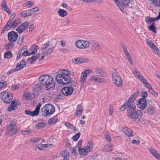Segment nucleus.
<instances>
[{
	"label": "nucleus",
	"mask_w": 160,
	"mask_h": 160,
	"mask_svg": "<svg viewBox=\"0 0 160 160\" xmlns=\"http://www.w3.org/2000/svg\"><path fill=\"white\" fill-rule=\"evenodd\" d=\"M138 97V92H137L132 95L128 101L124 103L120 108L122 111L127 109L128 116L137 122L139 121V118L142 115V112L141 111L136 110V107L134 101Z\"/></svg>",
	"instance_id": "f257e3e1"
},
{
	"label": "nucleus",
	"mask_w": 160,
	"mask_h": 160,
	"mask_svg": "<svg viewBox=\"0 0 160 160\" xmlns=\"http://www.w3.org/2000/svg\"><path fill=\"white\" fill-rule=\"evenodd\" d=\"M55 79L59 83L67 84L71 81V78L69 75H72L73 73L68 70L59 69L57 72Z\"/></svg>",
	"instance_id": "f03ea898"
},
{
	"label": "nucleus",
	"mask_w": 160,
	"mask_h": 160,
	"mask_svg": "<svg viewBox=\"0 0 160 160\" xmlns=\"http://www.w3.org/2000/svg\"><path fill=\"white\" fill-rule=\"evenodd\" d=\"M39 79L41 84L45 86V89L47 90H49L51 88L54 82L52 77L48 74L41 76Z\"/></svg>",
	"instance_id": "7ed1b4c3"
},
{
	"label": "nucleus",
	"mask_w": 160,
	"mask_h": 160,
	"mask_svg": "<svg viewBox=\"0 0 160 160\" xmlns=\"http://www.w3.org/2000/svg\"><path fill=\"white\" fill-rule=\"evenodd\" d=\"M55 111L54 106L50 104H47L44 105L41 109V113L42 116L49 117Z\"/></svg>",
	"instance_id": "20e7f679"
},
{
	"label": "nucleus",
	"mask_w": 160,
	"mask_h": 160,
	"mask_svg": "<svg viewBox=\"0 0 160 160\" xmlns=\"http://www.w3.org/2000/svg\"><path fill=\"white\" fill-rule=\"evenodd\" d=\"M16 121L13 119L10 121V124L7 127L6 134L9 136H12L16 133L17 128L16 125Z\"/></svg>",
	"instance_id": "39448f33"
},
{
	"label": "nucleus",
	"mask_w": 160,
	"mask_h": 160,
	"mask_svg": "<svg viewBox=\"0 0 160 160\" xmlns=\"http://www.w3.org/2000/svg\"><path fill=\"white\" fill-rule=\"evenodd\" d=\"M15 18L14 16L11 15L9 19V20L5 25L4 28H6L8 27L11 28H15L16 26L19 24L20 22V19L19 18L16 19L13 22L14 18Z\"/></svg>",
	"instance_id": "423d86ee"
},
{
	"label": "nucleus",
	"mask_w": 160,
	"mask_h": 160,
	"mask_svg": "<svg viewBox=\"0 0 160 160\" xmlns=\"http://www.w3.org/2000/svg\"><path fill=\"white\" fill-rule=\"evenodd\" d=\"M132 0H120L117 7L120 10L123 12L124 9L128 7H131L132 4Z\"/></svg>",
	"instance_id": "0eeeda50"
},
{
	"label": "nucleus",
	"mask_w": 160,
	"mask_h": 160,
	"mask_svg": "<svg viewBox=\"0 0 160 160\" xmlns=\"http://www.w3.org/2000/svg\"><path fill=\"white\" fill-rule=\"evenodd\" d=\"M75 45L78 48L80 49H86L90 45V42L84 40H78L75 43Z\"/></svg>",
	"instance_id": "6e6552de"
},
{
	"label": "nucleus",
	"mask_w": 160,
	"mask_h": 160,
	"mask_svg": "<svg viewBox=\"0 0 160 160\" xmlns=\"http://www.w3.org/2000/svg\"><path fill=\"white\" fill-rule=\"evenodd\" d=\"M1 94L2 99L5 103L9 104L12 101L13 97L10 92L5 91L2 92Z\"/></svg>",
	"instance_id": "1a4fd4ad"
},
{
	"label": "nucleus",
	"mask_w": 160,
	"mask_h": 160,
	"mask_svg": "<svg viewBox=\"0 0 160 160\" xmlns=\"http://www.w3.org/2000/svg\"><path fill=\"white\" fill-rule=\"evenodd\" d=\"M112 80L114 83L118 87H121L123 85V82L120 75L117 72L112 74Z\"/></svg>",
	"instance_id": "9d476101"
},
{
	"label": "nucleus",
	"mask_w": 160,
	"mask_h": 160,
	"mask_svg": "<svg viewBox=\"0 0 160 160\" xmlns=\"http://www.w3.org/2000/svg\"><path fill=\"white\" fill-rule=\"evenodd\" d=\"M41 106L40 103H38L33 111H31L29 110H27L25 111V113L27 115H30L32 117L38 115Z\"/></svg>",
	"instance_id": "9b49d317"
},
{
	"label": "nucleus",
	"mask_w": 160,
	"mask_h": 160,
	"mask_svg": "<svg viewBox=\"0 0 160 160\" xmlns=\"http://www.w3.org/2000/svg\"><path fill=\"white\" fill-rule=\"evenodd\" d=\"M18 36V34L14 31H11L8 33V39L11 43L15 42L16 41Z\"/></svg>",
	"instance_id": "f8f14e48"
},
{
	"label": "nucleus",
	"mask_w": 160,
	"mask_h": 160,
	"mask_svg": "<svg viewBox=\"0 0 160 160\" xmlns=\"http://www.w3.org/2000/svg\"><path fill=\"white\" fill-rule=\"evenodd\" d=\"M89 73L88 70H85L81 74L79 82L82 86H84L86 84V78L87 77V74Z\"/></svg>",
	"instance_id": "ddd939ff"
},
{
	"label": "nucleus",
	"mask_w": 160,
	"mask_h": 160,
	"mask_svg": "<svg viewBox=\"0 0 160 160\" xmlns=\"http://www.w3.org/2000/svg\"><path fill=\"white\" fill-rule=\"evenodd\" d=\"M137 104L138 108L141 110H144L147 106V101L146 99L141 98L138 102Z\"/></svg>",
	"instance_id": "4468645a"
},
{
	"label": "nucleus",
	"mask_w": 160,
	"mask_h": 160,
	"mask_svg": "<svg viewBox=\"0 0 160 160\" xmlns=\"http://www.w3.org/2000/svg\"><path fill=\"white\" fill-rule=\"evenodd\" d=\"M29 24V22H25L19 26L16 29V30L18 32V33L21 34L28 28Z\"/></svg>",
	"instance_id": "2eb2a0df"
},
{
	"label": "nucleus",
	"mask_w": 160,
	"mask_h": 160,
	"mask_svg": "<svg viewBox=\"0 0 160 160\" xmlns=\"http://www.w3.org/2000/svg\"><path fill=\"white\" fill-rule=\"evenodd\" d=\"M11 102V104L9 105L7 108L9 112L15 110L17 108V105H19L18 100L16 99H14Z\"/></svg>",
	"instance_id": "dca6fc26"
},
{
	"label": "nucleus",
	"mask_w": 160,
	"mask_h": 160,
	"mask_svg": "<svg viewBox=\"0 0 160 160\" xmlns=\"http://www.w3.org/2000/svg\"><path fill=\"white\" fill-rule=\"evenodd\" d=\"M73 90V88L72 87H65L62 89V92L65 96L70 95L72 93Z\"/></svg>",
	"instance_id": "f3484780"
},
{
	"label": "nucleus",
	"mask_w": 160,
	"mask_h": 160,
	"mask_svg": "<svg viewBox=\"0 0 160 160\" xmlns=\"http://www.w3.org/2000/svg\"><path fill=\"white\" fill-rule=\"evenodd\" d=\"M91 48L92 50L99 51L100 50L101 47L99 43L94 41H92L90 42Z\"/></svg>",
	"instance_id": "a211bd4d"
},
{
	"label": "nucleus",
	"mask_w": 160,
	"mask_h": 160,
	"mask_svg": "<svg viewBox=\"0 0 160 160\" xmlns=\"http://www.w3.org/2000/svg\"><path fill=\"white\" fill-rule=\"evenodd\" d=\"M88 62V59L86 58L79 57L74 59L72 62L75 64L87 63Z\"/></svg>",
	"instance_id": "6ab92c4d"
},
{
	"label": "nucleus",
	"mask_w": 160,
	"mask_h": 160,
	"mask_svg": "<svg viewBox=\"0 0 160 160\" xmlns=\"http://www.w3.org/2000/svg\"><path fill=\"white\" fill-rule=\"evenodd\" d=\"M123 132L128 137H132L133 136V132L132 130L127 127L124 128L123 130Z\"/></svg>",
	"instance_id": "aec40b11"
},
{
	"label": "nucleus",
	"mask_w": 160,
	"mask_h": 160,
	"mask_svg": "<svg viewBox=\"0 0 160 160\" xmlns=\"http://www.w3.org/2000/svg\"><path fill=\"white\" fill-rule=\"evenodd\" d=\"M26 66V62L24 60H23L17 64L16 68L17 70L19 71L23 68L24 67H25Z\"/></svg>",
	"instance_id": "412c9836"
},
{
	"label": "nucleus",
	"mask_w": 160,
	"mask_h": 160,
	"mask_svg": "<svg viewBox=\"0 0 160 160\" xmlns=\"http://www.w3.org/2000/svg\"><path fill=\"white\" fill-rule=\"evenodd\" d=\"M151 153L158 160L160 159V154L158 153L154 149L151 148L149 149Z\"/></svg>",
	"instance_id": "4be33fe9"
},
{
	"label": "nucleus",
	"mask_w": 160,
	"mask_h": 160,
	"mask_svg": "<svg viewBox=\"0 0 160 160\" xmlns=\"http://www.w3.org/2000/svg\"><path fill=\"white\" fill-rule=\"evenodd\" d=\"M151 153L158 160L160 159V154L158 153L154 149L151 148L149 149Z\"/></svg>",
	"instance_id": "5701e85b"
},
{
	"label": "nucleus",
	"mask_w": 160,
	"mask_h": 160,
	"mask_svg": "<svg viewBox=\"0 0 160 160\" xmlns=\"http://www.w3.org/2000/svg\"><path fill=\"white\" fill-rule=\"evenodd\" d=\"M155 108L152 105H148L147 108V113L148 115H152L154 112Z\"/></svg>",
	"instance_id": "b1692460"
},
{
	"label": "nucleus",
	"mask_w": 160,
	"mask_h": 160,
	"mask_svg": "<svg viewBox=\"0 0 160 160\" xmlns=\"http://www.w3.org/2000/svg\"><path fill=\"white\" fill-rule=\"evenodd\" d=\"M93 148V144L92 141L89 142L84 148L88 153L91 152Z\"/></svg>",
	"instance_id": "393cba45"
},
{
	"label": "nucleus",
	"mask_w": 160,
	"mask_h": 160,
	"mask_svg": "<svg viewBox=\"0 0 160 160\" xmlns=\"http://www.w3.org/2000/svg\"><path fill=\"white\" fill-rule=\"evenodd\" d=\"M64 124L66 127L69 128L72 130H73L74 131H78V129L75 126H73V125L71 124L69 122H65L64 123Z\"/></svg>",
	"instance_id": "a878e982"
},
{
	"label": "nucleus",
	"mask_w": 160,
	"mask_h": 160,
	"mask_svg": "<svg viewBox=\"0 0 160 160\" xmlns=\"http://www.w3.org/2000/svg\"><path fill=\"white\" fill-rule=\"evenodd\" d=\"M39 56V54H37L35 55L32 56L31 58L28 59L27 62L29 63L32 64L33 62Z\"/></svg>",
	"instance_id": "bb28decb"
},
{
	"label": "nucleus",
	"mask_w": 160,
	"mask_h": 160,
	"mask_svg": "<svg viewBox=\"0 0 160 160\" xmlns=\"http://www.w3.org/2000/svg\"><path fill=\"white\" fill-rule=\"evenodd\" d=\"M61 155L63 157V160H68L69 158V153L68 152L66 151H62L61 152Z\"/></svg>",
	"instance_id": "cd10ccee"
},
{
	"label": "nucleus",
	"mask_w": 160,
	"mask_h": 160,
	"mask_svg": "<svg viewBox=\"0 0 160 160\" xmlns=\"http://www.w3.org/2000/svg\"><path fill=\"white\" fill-rule=\"evenodd\" d=\"M82 107L81 105L80 104L78 105L77 108V113L76 114V116L79 117L82 113Z\"/></svg>",
	"instance_id": "c85d7f7f"
},
{
	"label": "nucleus",
	"mask_w": 160,
	"mask_h": 160,
	"mask_svg": "<svg viewBox=\"0 0 160 160\" xmlns=\"http://www.w3.org/2000/svg\"><path fill=\"white\" fill-rule=\"evenodd\" d=\"M22 98L24 99H31L32 98L31 95L26 90L25 91L22 95Z\"/></svg>",
	"instance_id": "c756f323"
},
{
	"label": "nucleus",
	"mask_w": 160,
	"mask_h": 160,
	"mask_svg": "<svg viewBox=\"0 0 160 160\" xmlns=\"http://www.w3.org/2000/svg\"><path fill=\"white\" fill-rule=\"evenodd\" d=\"M31 14V10L29 9L22 12L20 14L21 17L25 18L28 16H29Z\"/></svg>",
	"instance_id": "7c9ffc66"
},
{
	"label": "nucleus",
	"mask_w": 160,
	"mask_h": 160,
	"mask_svg": "<svg viewBox=\"0 0 160 160\" xmlns=\"http://www.w3.org/2000/svg\"><path fill=\"white\" fill-rule=\"evenodd\" d=\"M78 152L80 155L82 157H84L88 153L84 148L81 149L78 148Z\"/></svg>",
	"instance_id": "2f4dec72"
},
{
	"label": "nucleus",
	"mask_w": 160,
	"mask_h": 160,
	"mask_svg": "<svg viewBox=\"0 0 160 160\" xmlns=\"http://www.w3.org/2000/svg\"><path fill=\"white\" fill-rule=\"evenodd\" d=\"M58 120L57 116L50 118L48 121V122L50 125H52L55 123Z\"/></svg>",
	"instance_id": "473e14b6"
},
{
	"label": "nucleus",
	"mask_w": 160,
	"mask_h": 160,
	"mask_svg": "<svg viewBox=\"0 0 160 160\" xmlns=\"http://www.w3.org/2000/svg\"><path fill=\"white\" fill-rule=\"evenodd\" d=\"M58 13L60 16L62 17L66 16L68 14L66 11L62 9H60L58 11Z\"/></svg>",
	"instance_id": "72a5a7b5"
},
{
	"label": "nucleus",
	"mask_w": 160,
	"mask_h": 160,
	"mask_svg": "<svg viewBox=\"0 0 160 160\" xmlns=\"http://www.w3.org/2000/svg\"><path fill=\"white\" fill-rule=\"evenodd\" d=\"M41 88L42 87L41 84L38 83L34 85V89L35 92H39L41 90Z\"/></svg>",
	"instance_id": "f704fd0d"
},
{
	"label": "nucleus",
	"mask_w": 160,
	"mask_h": 160,
	"mask_svg": "<svg viewBox=\"0 0 160 160\" xmlns=\"http://www.w3.org/2000/svg\"><path fill=\"white\" fill-rule=\"evenodd\" d=\"M45 125L46 123L45 122H41L36 125V128L38 129H40L44 128Z\"/></svg>",
	"instance_id": "c9c22d12"
},
{
	"label": "nucleus",
	"mask_w": 160,
	"mask_h": 160,
	"mask_svg": "<svg viewBox=\"0 0 160 160\" xmlns=\"http://www.w3.org/2000/svg\"><path fill=\"white\" fill-rule=\"evenodd\" d=\"M113 146L111 144H108L106 145L104 148V151L105 152H109L112 150Z\"/></svg>",
	"instance_id": "e433bc0d"
},
{
	"label": "nucleus",
	"mask_w": 160,
	"mask_h": 160,
	"mask_svg": "<svg viewBox=\"0 0 160 160\" xmlns=\"http://www.w3.org/2000/svg\"><path fill=\"white\" fill-rule=\"evenodd\" d=\"M36 147L39 150H42L48 147L47 144L41 143L37 144L36 145Z\"/></svg>",
	"instance_id": "4c0bfd02"
},
{
	"label": "nucleus",
	"mask_w": 160,
	"mask_h": 160,
	"mask_svg": "<svg viewBox=\"0 0 160 160\" xmlns=\"http://www.w3.org/2000/svg\"><path fill=\"white\" fill-rule=\"evenodd\" d=\"M146 22L148 24H151L153 22L159 19H157V17L155 18H146Z\"/></svg>",
	"instance_id": "58836bf2"
},
{
	"label": "nucleus",
	"mask_w": 160,
	"mask_h": 160,
	"mask_svg": "<svg viewBox=\"0 0 160 160\" xmlns=\"http://www.w3.org/2000/svg\"><path fill=\"white\" fill-rule=\"evenodd\" d=\"M133 73L135 75V76L137 78L139 79L141 76H142V75L140 73V72H138V71L137 70L134 69L132 71Z\"/></svg>",
	"instance_id": "ea45409f"
},
{
	"label": "nucleus",
	"mask_w": 160,
	"mask_h": 160,
	"mask_svg": "<svg viewBox=\"0 0 160 160\" xmlns=\"http://www.w3.org/2000/svg\"><path fill=\"white\" fill-rule=\"evenodd\" d=\"M32 48H33V50L30 52V54L31 55L36 53L37 52V49L38 48V47L36 45H33L32 46Z\"/></svg>",
	"instance_id": "a19ab883"
},
{
	"label": "nucleus",
	"mask_w": 160,
	"mask_h": 160,
	"mask_svg": "<svg viewBox=\"0 0 160 160\" xmlns=\"http://www.w3.org/2000/svg\"><path fill=\"white\" fill-rule=\"evenodd\" d=\"M151 48L152 49V50L155 54L158 55H160L159 53V50L157 48L155 45Z\"/></svg>",
	"instance_id": "79ce46f5"
},
{
	"label": "nucleus",
	"mask_w": 160,
	"mask_h": 160,
	"mask_svg": "<svg viewBox=\"0 0 160 160\" xmlns=\"http://www.w3.org/2000/svg\"><path fill=\"white\" fill-rule=\"evenodd\" d=\"M12 57V54L10 51L6 52L4 54V57L6 58H10Z\"/></svg>",
	"instance_id": "37998d69"
},
{
	"label": "nucleus",
	"mask_w": 160,
	"mask_h": 160,
	"mask_svg": "<svg viewBox=\"0 0 160 160\" xmlns=\"http://www.w3.org/2000/svg\"><path fill=\"white\" fill-rule=\"evenodd\" d=\"M152 3L156 7H160V0H153Z\"/></svg>",
	"instance_id": "c03bdc74"
},
{
	"label": "nucleus",
	"mask_w": 160,
	"mask_h": 160,
	"mask_svg": "<svg viewBox=\"0 0 160 160\" xmlns=\"http://www.w3.org/2000/svg\"><path fill=\"white\" fill-rule=\"evenodd\" d=\"M148 91L153 96L156 97L158 96V93L157 92L152 90V89L149 90Z\"/></svg>",
	"instance_id": "a18cd8bd"
},
{
	"label": "nucleus",
	"mask_w": 160,
	"mask_h": 160,
	"mask_svg": "<svg viewBox=\"0 0 160 160\" xmlns=\"http://www.w3.org/2000/svg\"><path fill=\"white\" fill-rule=\"evenodd\" d=\"M106 80L103 78L97 77V81L96 82H98L100 83H105V82H106Z\"/></svg>",
	"instance_id": "49530a36"
},
{
	"label": "nucleus",
	"mask_w": 160,
	"mask_h": 160,
	"mask_svg": "<svg viewBox=\"0 0 160 160\" xmlns=\"http://www.w3.org/2000/svg\"><path fill=\"white\" fill-rule=\"evenodd\" d=\"M149 29L150 30L152 31L154 33L156 32V28L155 27L154 23H153L151 25V26L149 27Z\"/></svg>",
	"instance_id": "de8ad7c7"
},
{
	"label": "nucleus",
	"mask_w": 160,
	"mask_h": 160,
	"mask_svg": "<svg viewBox=\"0 0 160 160\" xmlns=\"http://www.w3.org/2000/svg\"><path fill=\"white\" fill-rule=\"evenodd\" d=\"M50 44V41H48L46 43H45L43 46L41 48L42 50H45L48 47Z\"/></svg>",
	"instance_id": "09e8293b"
},
{
	"label": "nucleus",
	"mask_w": 160,
	"mask_h": 160,
	"mask_svg": "<svg viewBox=\"0 0 160 160\" xmlns=\"http://www.w3.org/2000/svg\"><path fill=\"white\" fill-rule=\"evenodd\" d=\"M104 137L107 141L108 142H110L111 141V136L108 133H106L105 134Z\"/></svg>",
	"instance_id": "8fccbe9b"
},
{
	"label": "nucleus",
	"mask_w": 160,
	"mask_h": 160,
	"mask_svg": "<svg viewBox=\"0 0 160 160\" xmlns=\"http://www.w3.org/2000/svg\"><path fill=\"white\" fill-rule=\"evenodd\" d=\"M21 52H22V54L24 56L31 55L30 54V52H29L28 51H23V49L21 50Z\"/></svg>",
	"instance_id": "3c124183"
},
{
	"label": "nucleus",
	"mask_w": 160,
	"mask_h": 160,
	"mask_svg": "<svg viewBox=\"0 0 160 160\" xmlns=\"http://www.w3.org/2000/svg\"><path fill=\"white\" fill-rule=\"evenodd\" d=\"M81 135L80 132H78L77 134L74 135L72 138V139L74 141L77 140L79 138Z\"/></svg>",
	"instance_id": "603ef678"
},
{
	"label": "nucleus",
	"mask_w": 160,
	"mask_h": 160,
	"mask_svg": "<svg viewBox=\"0 0 160 160\" xmlns=\"http://www.w3.org/2000/svg\"><path fill=\"white\" fill-rule=\"evenodd\" d=\"M113 106L110 105L109 107V113L110 115H112L113 113Z\"/></svg>",
	"instance_id": "864d4df0"
},
{
	"label": "nucleus",
	"mask_w": 160,
	"mask_h": 160,
	"mask_svg": "<svg viewBox=\"0 0 160 160\" xmlns=\"http://www.w3.org/2000/svg\"><path fill=\"white\" fill-rule=\"evenodd\" d=\"M41 138L39 137H37L31 139V141L34 143H37L41 140Z\"/></svg>",
	"instance_id": "5fc2aeb1"
},
{
	"label": "nucleus",
	"mask_w": 160,
	"mask_h": 160,
	"mask_svg": "<svg viewBox=\"0 0 160 160\" xmlns=\"http://www.w3.org/2000/svg\"><path fill=\"white\" fill-rule=\"evenodd\" d=\"M31 131L30 130H25L21 132V133L23 135H27L30 133Z\"/></svg>",
	"instance_id": "6e6d98bb"
},
{
	"label": "nucleus",
	"mask_w": 160,
	"mask_h": 160,
	"mask_svg": "<svg viewBox=\"0 0 160 160\" xmlns=\"http://www.w3.org/2000/svg\"><path fill=\"white\" fill-rule=\"evenodd\" d=\"M123 51L126 57L129 56L130 54L129 52L128 51L127 49L125 47L123 48Z\"/></svg>",
	"instance_id": "4d7b16f0"
},
{
	"label": "nucleus",
	"mask_w": 160,
	"mask_h": 160,
	"mask_svg": "<svg viewBox=\"0 0 160 160\" xmlns=\"http://www.w3.org/2000/svg\"><path fill=\"white\" fill-rule=\"evenodd\" d=\"M33 3L32 2L29 1L26 2L25 3V4L26 7H30L32 6L33 5Z\"/></svg>",
	"instance_id": "13d9d810"
},
{
	"label": "nucleus",
	"mask_w": 160,
	"mask_h": 160,
	"mask_svg": "<svg viewBox=\"0 0 160 160\" xmlns=\"http://www.w3.org/2000/svg\"><path fill=\"white\" fill-rule=\"evenodd\" d=\"M146 41L147 43L148 44L149 46L152 48L155 45L152 43V42L150 40L146 39Z\"/></svg>",
	"instance_id": "bf43d9fd"
},
{
	"label": "nucleus",
	"mask_w": 160,
	"mask_h": 160,
	"mask_svg": "<svg viewBox=\"0 0 160 160\" xmlns=\"http://www.w3.org/2000/svg\"><path fill=\"white\" fill-rule=\"evenodd\" d=\"M18 71L17 70L16 68H15L12 69L8 71L7 72V74L8 75H10L12 73L15 72L16 71Z\"/></svg>",
	"instance_id": "052dcab7"
},
{
	"label": "nucleus",
	"mask_w": 160,
	"mask_h": 160,
	"mask_svg": "<svg viewBox=\"0 0 160 160\" xmlns=\"http://www.w3.org/2000/svg\"><path fill=\"white\" fill-rule=\"evenodd\" d=\"M39 8L38 7H37L35 8H32L31 9H30V10H31V14H32V12L34 13L37 12L39 10Z\"/></svg>",
	"instance_id": "680f3d73"
},
{
	"label": "nucleus",
	"mask_w": 160,
	"mask_h": 160,
	"mask_svg": "<svg viewBox=\"0 0 160 160\" xmlns=\"http://www.w3.org/2000/svg\"><path fill=\"white\" fill-rule=\"evenodd\" d=\"M139 79H140L141 81L143 82L144 84L148 82L147 80L142 75L141 76L140 78Z\"/></svg>",
	"instance_id": "e2e57ef3"
},
{
	"label": "nucleus",
	"mask_w": 160,
	"mask_h": 160,
	"mask_svg": "<svg viewBox=\"0 0 160 160\" xmlns=\"http://www.w3.org/2000/svg\"><path fill=\"white\" fill-rule=\"evenodd\" d=\"M1 6L2 9L7 7L6 2V1L5 0H2Z\"/></svg>",
	"instance_id": "0e129e2a"
},
{
	"label": "nucleus",
	"mask_w": 160,
	"mask_h": 160,
	"mask_svg": "<svg viewBox=\"0 0 160 160\" xmlns=\"http://www.w3.org/2000/svg\"><path fill=\"white\" fill-rule=\"evenodd\" d=\"M3 10L6 11L8 15H9L11 14V12L10 9L8 8L7 7L5 8H3L2 9Z\"/></svg>",
	"instance_id": "69168bd1"
},
{
	"label": "nucleus",
	"mask_w": 160,
	"mask_h": 160,
	"mask_svg": "<svg viewBox=\"0 0 160 160\" xmlns=\"http://www.w3.org/2000/svg\"><path fill=\"white\" fill-rule=\"evenodd\" d=\"M98 77L92 76L90 77V79L91 81H93L96 82Z\"/></svg>",
	"instance_id": "338daca9"
},
{
	"label": "nucleus",
	"mask_w": 160,
	"mask_h": 160,
	"mask_svg": "<svg viewBox=\"0 0 160 160\" xmlns=\"http://www.w3.org/2000/svg\"><path fill=\"white\" fill-rule=\"evenodd\" d=\"M144 86L147 88H148L149 90H150L151 89H152V86L149 84V83L147 82L145 84Z\"/></svg>",
	"instance_id": "774afa93"
}]
</instances>
